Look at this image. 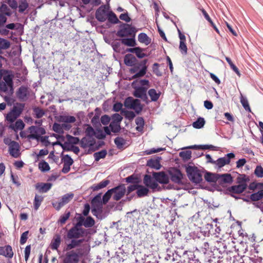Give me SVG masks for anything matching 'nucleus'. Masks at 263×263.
Masks as SVG:
<instances>
[{"label": "nucleus", "instance_id": "1", "mask_svg": "<svg viewBox=\"0 0 263 263\" xmlns=\"http://www.w3.org/2000/svg\"><path fill=\"white\" fill-rule=\"evenodd\" d=\"M194 256V254L191 252L187 251H184L181 257L178 254V252L172 251L171 249H167L166 255L165 257V259L166 260H170L172 261H181V258H183L184 262H185V259L187 260L188 263H198L197 260H194L193 259V257Z\"/></svg>", "mask_w": 263, "mask_h": 263}, {"label": "nucleus", "instance_id": "2", "mask_svg": "<svg viewBox=\"0 0 263 263\" xmlns=\"http://www.w3.org/2000/svg\"><path fill=\"white\" fill-rule=\"evenodd\" d=\"M83 255L82 249L68 251L63 259V263H79L80 258Z\"/></svg>", "mask_w": 263, "mask_h": 263}, {"label": "nucleus", "instance_id": "3", "mask_svg": "<svg viewBox=\"0 0 263 263\" xmlns=\"http://www.w3.org/2000/svg\"><path fill=\"white\" fill-rule=\"evenodd\" d=\"M186 172L189 179L193 183H200L202 181V175L197 167L188 165L186 167Z\"/></svg>", "mask_w": 263, "mask_h": 263}, {"label": "nucleus", "instance_id": "4", "mask_svg": "<svg viewBox=\"0 0 263 263\" xmlns=\"http://www.w3.org/2000/svg\"><path fill=\"white\" fill-rule=\"evenodd\" d=\"M137 31L135 27L126 23H122L119 26V30L117 31L116 35L120 37L126 36H135Z\"/></svg>", "mask_w": 263, "mask_h": 263}, {"label": "nucleus", "instance_id": "5", "mask_svg": "<svg viewBox=\"0 0 263 263\" xmlns=\"http://www.w3.org/2000/svg\"><path fill=\"white\" fill-rule=\"evenodd\" d=\"M87 230L83 228H79L73 226L67 232L66 235L67 239L78 238L83 237L87 235Z\"/></svg>", "mask_w": 263, "mask_h": 263}, {"label": "nucleus", "instance_id": "6", "mask_svg": "<svg viewBox=\"0 0 263 263\" xmlns=\"http://www.w3.org/2000/svg\"><path fill=\"white\" fill-rule=\"evenodd\" d=\"M143 183L147 188L152 189L153 192L156 191H161L162 190V187L158 185L153 177H152L151 175H144Z\"/></svg>", "mask_w": 263, "mask_h": 263}, {"label": "nucleus", "instance_id": "7", "mask_svg": "<svg viewBox=\"0 0 263 263\" xmlns=\"http://www.w3.org/2000/svg\"><path fill=\"white\" fill-rule=\"evenodd\" d=\"M30 134L28 136L29 139H35L39 140L40 135H43L46 134V130L44 127L36 126H31L29 127Z\"/></svg>", "mask_w": 263, "mask_h": 263}, {"label": "nucleus", "instance_id": "8", "mask_svg": "<svg viewBox=\"0 0 263 263\" xmlns=\"http://www.w3.org/2000/svg\"><path fill=\"white\" fill-rule=\"evenodd\" d=\"M235 157V154L233 153H230L225 155L223 157L218 158L215 160L214 165L217 166L218 169H220L226 164L230 163L231 159Z\"/></svg>", "mask_w": 263, "mask_h": 263}, {"label": "nucleus", "instance_id": "9", "mask_svg": "<svg viewBox=\"0 0 263 263\" xmlns=\"http://www.w3.org/2000/svg\"><path fill=\"white\" fill-rule=\"evenodd\" d=\"M153 176L157 183L167 184L170 182L169 176L164 171L153 172Z\"/></svg>", "mask_w": 263, "mask_h": 263}, {"label": "nucleus", "instance_id": "10", "mask_svg": "<svg viewBox=\"0 0 263 263\" xmlns=\"http://www.w3.org/2000/svg\"><path fill=\"white\" fill-rule=\"evenodd\" d=\"M233 181L232 175L229 173L220 174H218L217 183L222 187H224L227 184H230Z\"/></svg>", "mask_w": 263, "mask_h": 263}, {"label": "nucleus", "instance_id": "11", "mask_svg": "<svg viewBox=\"0 0 263 263\" xmlns=\"http://www.w3.org/2000/svg\"><path fill=\"white\" fill-rule=\"evenodd\" d=\"M111 190H112V193L114 194L113 199L116 201L120 200L125 195L126 192V187L124 184H120L119 185L112 188Z\"/></svg>", "mask_w": 263, "mask_h": 263}, {"label": "nucleus", "instance_id": "12", "mask_svg": "<svg viewBox=\"0 0 263 263\" xmlns=\"http://www.w3.org/2000/svg\"><path fill=\"white\" fill-rule=\"evenodd\" d=\"M147 89V88L143 86L136 87L133 95L135 97L140 98L143 101L148 103V98L146 95Z\"/></svg>", "mask_w": 263, "mask_h": 263}, {"label": "nucleus", "instance_id": "13", "mask_svg": "<svg viewBox=\"0 0 263 263\" xmlns=\"http://www.w3.org/2000/svg\"><path fill=\"white\" fill-rule=\"evenodd\" d=\"M107 9L106 5H102L96 10L95 16L98 21L104 22L106 20L108 12Z\"/></svg>", "mask_w": 263, "mask_h": 263}, {"label": "nucleus", "instance_id": "14", "mask_svg": "<svg viewBox=\"0 0 263 263\" xmlns=\"http://www.w3.org/2000/svg\"><path fill=\"white\" fill-rule=\"evenodd\" d=\"M170 179L174 183L180 184L183 179V174L178 168H174L168 172Z\"/></svg>", "mask_w": 263, "mask_h": 263}, {"label": "nucleus", "instance_id": "15", "mask_svg": "<svg viewBox=\"0 0 263 263\" xmlns=\"http://www.w3.org/2000/svg\"><path fill=\"white\" fill-rule=\"evenodd\" d=\"M16 95L20 100L25 101L29 95V88L27 86L22 85L19 87Z\"/></svg>", "mask_w": 263, "mask_h": 263}, {"label": "nucleus", "instance_id": "16", "mask_svg": "<svg viewBox=\"0 0 263 263\" xmlns=\"http://www.w3.org/2000/svg\"><path fill=\"white\" fill-rule=\"evenodd\" d=\"M247 187V183L239 184L232 185L227 189V191L232 194H241L243 192Z\"/></svg>", "mask_w": 263, "mask_h": 263}, {"label": "nucleus", "instance_id": "17", "mask_svg": "<svg viewBox=\"0 0 263 263\" xmlns=\"http://www.w3.org/2000/svg\"><path fill=\"white\" fill-rule=\"evenodd\" d=\"M68 239L70 240V242L66 245L65 250L67 251L73 250V249L79 247L84 241L83 239L72 238Z\"/></svg>", "mask_w": 263, "mask_h": 263}, {"label": "nucleus", "instance_id": "18", "mask_svg": "<svg viewBox=\"0 0 263 263\" xmlns=\"http://www.w3.org/2000/svg\"><path fill=\"white\" fill-rule=\"evenodd\" d=\"M52 186L51 183L39 182L35 185V189L39 193H47L49 191Z\"/></svg>", "mask_w": 263, "mask_h": 263}, {"label": "nucleus", "instance_id": "19", "mask_svg": "<svg viewBox=\"0 0 263 263\" xmlns=\"http://www.w3.org/2000/svg\"><path fill=\"white\" fill-rule=\"evenodd\" d=\"M96 144V140L93 138L89 137H84L80 140V145L83 148H85L88 146H95Z\"/></svg>", "mask_w": 263, "mask_h": 263}, {"label": "nucleus", "instance_id": "20", "mask_svg": "<svg viewBox=\"0 0 263 263\" xmlns=\"http://www.w3.org/2000/svg\"><path fill=\"white\" fill-rule=\"evenodd\" d=\"M124 64L127 66H133L138 62L137 58L132 54H127L124 58Z\"/></svg>", "mask_w": 263, "mask_h": 263}, {"label": "nucleus", "instance_id": "21", "mask_svg": "<svg viewBox=\"0 0 263 263\" xmlns=\"http://www.w3.org/2000/svg\"><path fill=\"white\" fill-rule=\"evenodd\" d=\"M20 145L17 142H13V144L9 147L10 154L14 158H17L19 155Z\"/></svg>", "mask_w": 263, "mask_h": 263}, {"label": "nucleus", "instance_id": "22", "mask_svg": "<svg viewBox=\"0 0 263 263\" xmlns=\"http://www.w3.org/2000/svg\"><path fill=\"white\" fill-rule=\"evenodd\" d=\"M161 159L160 157H157L156 159H151L147 161L146 165L152 168H155L157 170L160 169L161 165L160 161Z\"/></svg>", "mask_w": 263, "mask_h": 263}, {"label": "nucleus", "instance_id": "23", "mask_svg": "<svg viewBox=\"0 0 263 263\" xmlns=\"http://www.w3.org/2000/svg\"><path fill=\"white\" fill-rule=\"evenodd\" d=\"M61 242V236L59 234H56L53 238L50 243V248L53 250H58Z\"/></svg>", "mask_w": 263, "mask_h": 263}, {"label": "nucleus", "instance_id": "24", "mask_svg": "<svg viewBox=\"0 0 263 263\" xmlns=\"http://www.w3.org/2000/svg\"><path fill=\"white\" fill-rule=\"evenodd\" d=\"M11 46L9 41L4 38L0 37V54L4 53V50L8 49Z\"/></svg>", "mask_w": 263, "mask_h": 263}, {"label": "nucleus", "instance_id": "25", "mask_svg": "<svg viewBox=\"0 0 263 263\" xmlns=\"http://www.w3.org/2000/svg\"><path fill=\"white\" fill-rule=\"evenodd\" d=\"M218 174L206 172L204 175L205 180L210 183H217Z\"/></svg>", "mask_w": 263, "mask_h": 263}, {"label": "nucleus", "instance_id": "26", "mask_svg": "<svg viewBox=\"0 0 263 263\" xmlns=\"http://www.w3.org/2000/svg\"><path fill=\"white\" fill-rule=\"evenodd\" d=\"M25 107V104L16 103L11 109V111L17 117H20Z\"/></svg>", "mask_w": 263, "mask_h": 263}, {"label": "nucleus", "instance_id": "27", "mask_svg": "<svg viewBox=\"0 0 263 263\" xmlns=\"http://www.w3.org/2000/svg\"><path fill=\"white\" fill-rule=\"evenodd\" d=\"M3 83L7 85L10 88V93L12 94L13 92V82L12 75H7L3 77Z\"/></svg>", "mask_w": 263, "mask_h": 263}, {"label": "nucleus", "instance_id": "28", "mask_svg": "<svg viewBox=\"0 0 263 263\" xmlns=\"http://www.w3.org/2000/svg\"><path fill=\"white\" fill-rule=\"evenodd\" d=\"M149 190L146 186L142 185H138V189L136 192L137 196L139 198L145 197L148 195Z\"/></svg>", "mask_w": 263, "mask_h": 263}, {"label": "nucleus", "instance_id": "29", "mask_svg": "<svg viewBox=\"0 0 263 263\" xmlns=\"http://www.w3.org/2000/svg\"><path fill=\"white\" fill-rule=\"evenodd\" d=\"M110 181L109 180H104L97 184H93L90 187L93 191H98L106 187Z\"/></svg>", "mask_w": 263, "mask_h": 263}, {"label": "nucleus", "instance_id": "30", "mask_svg": "<svg viewBox=\"0 0 263 263\" xmlns=\"http://www.w3.org/2000/svg\"><path fill=\"white\" fill-rule=\"evenodd\" d=\"M132 37L130 38H123L120 40L123 44L127 46L135 47L137 45V43L135 37Z\"/></svg>", "mask_w": 263, "mask_h": 263}, {"label": "nucleus", "instance_id": "31", "mask_svg": "<svg viewBox=\"0 0 263 263\" xmlns=\"http://www.w3.org/2000/svg\"><path fill=\"white\" fill-rule=\"evenodd\" d=\"M25 124L23 121L19 119L17 120L14 124H10L9 126V128H11L14 131H16L17 130H22L24 128Z\"/></svg>", "mask_w": 263, "mask_h": 263}, {"label": "nucleus", "instance_id": "32", "mask_svg": "<svg viewBox=\"0 0 263 263\" xmlns=\"http://www.w3.org/2000/svg\"><path fill=\"white\" fill-rule=\"evenodd\" d=\"M138 39L139 42L144 43L146 45H148L151 42V39L145 33H140L139 34Z\"/></svg>", "mask_w": 263, "mask_h": 263}, {"label": "nucleus", "instance_id": "33", "mask_svg": "<svg viewBox=\"0 0 263 263\" xmlns=\"http://www.w3.org/2000/svg\"><path fill=\"white\" fill-rule=\"evenodd\" d=\"M148 95L150 97L152 101L156 102L159 99L161 92H157L155 89L151 88L148 90Z\"/></svg>", "mask_w": 263, "mask_h": 263}, {"label": "nucleus", "instance_id": "34", "mask_svg": "<svg viewBox=\"0 0 263 263\" xmlns=\"http://www.w3.org/2000/svg\"><path fill=\"white\" fill-rule=\"evenodd\" d=\"M107 18L109 23L113 24H116L120 22L116 14L112 11L108 12Z\"/></svg>", "mask_w": 263, "mask_h": 263}, {"label": "nucleus", "instance_id": "35", "mask_svg": "<svg viewBox=\"0 0 263 263\" xmlns=\"http://www.w3.org/2000/svg\"><path fill=\"white\" fill-rule=\"evenodd\" d=\"M76 121V118L72 116H60L59 117V121L64 123H74Z\"/></svg>", "mask_w": 263, "mask_h": 263}, {"label": "nucleus", "instance_id": "36", "mask_svg": "<svg viewBox=\"0 0 263 263\" xmlns=\"http://www.w3.org/2000/svg\"><path fill=\"white\" fill-rule=\"evenodd\" d=\"M135 122L137 125L136 127V130L138 132H142L144 125V119L142 117H138L136 119Z\"/></svg>", "mask_w": 263, "mask_h": 263}, {"label": "nucleus", "instance_id": "37", "mask_svg": "<svg viewBox=\"0 0 263 263\" xmlns=\"http://www.w3.org/2000/svg\"><path fill=\"white\" fill-rule=\"evenodd\" d=\"M142 108L143 106L141 104L140 101L137 99H135L134 103L131 109L135 110V112L139 114L141 112Z\"/></svg>", "mask_w": 263, "mask_h": 263}, {"label": "nucleus", "instance_id": "38", "mask_svg": "<svg viewBox=\"0 0 263 263\" xmlns=\"http://www.w3.org/2000/svg\"><path fill=\"white\" fill-rule=\"evenodd\" d=\"M74 194L72 193H67L64 195L61 199V201L63 204V205L69 203L73 198Z\"/></svg>", "mask_w": 263, "mask_h": 263}, {"label": "nucleus", "instance_id": "39", "mask_svg": "<svg viewBox=\"0 0 263 263\" xmlns=\"http://www.w3.org/2000/svg\"><path fill=\"white\" fill-rule=\"evenodd\" d=\"M205 123L203 118L199 117L197 120L193 122V126L197 129H200L203 127Z\"/></svg>", "mask_w": 263, "mask_h": 263}, {"label": "nucleus", "instance_id": "40", "mask_svg": "<svg viewBox=\"0 0 263 263\" xmlns=\"http://www.w3.org/2000/svg\"><path fill=\"white\" fill-rule=\"evenodd\" d=\"M44 197L42 196L35 195L34 197L33 205L35 210H37L41 204L42 202L43 201Z\"/></svg>", "mask_w": 263, "mask_h": 263}, {"label": "nucleus", "instance_id": "41", "mask_svg": "<svg viewBox=\"0 0 263 263\" xmlns=\"http://www.w3.org/2000/svg\"><path fill=\"white\" fill-rule=\"evenodd\" d=\"M33 111L34 114V117L37 119L41 118L45 114L44 110L39 107H34L33 108Z\"/></svg>", "mask_w": 263, "mask_h": 263}, {"label": "nucleus", "instance_id": "42", "mask_svg": "<svg viewBox=\"0 0 263 263\" xmlns=\"http://www.w3.org/2000/svg\"><path fill=\"white\" fill-rule=\"evenodd\" d=\"M114 142L118 149L122 148L126 143L125 140L121 137L116 138L114 140Z\"/></svg>", "mask_w": 263, "mask_h": 263}, {"label": "nucleus", "instance_id": "43", "mask_svg": "<svg viewBox=\"0 0 263 263\" xmlns=\"http://www.w3.org/2000/svg\"><path fill=\"white\" fill-rule=\"evenodd\" d=\"M107 155V151L105 149H103L98 152L94 153L93 157L96 161H99L101 159L104 158Z\"/></svg>", "mask_w": 263, "mask_h": 263}, {"label": "nucleus", "instance_id": "44", "mask_svg": "<svg viewBox=\"0 0 263 263\" xmlns=\"http://www.w3.org/2000/svg\"><path fill=\"white\" fill-rule=\"evenodd\" d=\"M192 152L191 151H184L179 153V156L184 161H187L191 158Z\"/></svg>", "mask_w": 263, "mask_h": 263}, {"label": "nucleus", "instance_id": "45", "mask_svg": "<svg viewBox=\"0 0 263 263\" xmlns=\"http://www.w3.org/2000/svg\"><path fill=\"white\" fill-rule=\"evenodd\" d=\"M240 103H241L242 106L245 108L246 111L249 112H251V108L249 104L247 98L243 97L241 94L240 96Z\"/></svg>", "mask_w": 263, "mask_h": 263}, {"label": "nucleus", "instance_id": "46", "mask_svg": "<svg viewBox=\"0 0 263 263\" xmlns=\"http://www.w3.org/2000/svg\"><path fill=\"white\" fill-rule=\"evenodd\" d=\"M39 168L43 172H46L50 170L48 163L44 160H42L39 163Z\"/></svg>", "mask_w": 263, "mask_h": 263}, {"label": "nucleus", "instance_id": "47", "mask_svg": "<svg viewBox=\"0 0 263 263\" xmlns=\"http://www.w3.org/2000/svg\"><path fill=\"white\" fill-rule=\"evenodd\" d=\"M95 224V221L91 216L87 217L84 220L83 226L85 228H91Z\"/></svg>", "mask_w": 263, "mask_h": 263}, {"label": "nucleus", "instance_id": "48", "mask_svg": "<svg viewBox=\"0 0 263 263\" xmlns=\"http://www.w3.org/2000/svg\"><path fill=\"white\" fill-rule=\"evenodd\" d=\"M125 180L128 183L138 184L140 182L139 178L135 175L128 176L125 178Z\"/></svg>", "mask_w": 263, "mask_h": 263}, {"label": "nucleus", "instance_id": "49", "mask_svg": "<svg viewBox=\"0 0 263 263\" xmlns=\"http://www.w3.org/2000/svg\"><path fill=\"white\" fill-rule=\"evenodd\" d=\"M121 114H123L125 117L129 121L133 120L136 116L135 114L133 111L122 110Z\"/></svg>", "mask_w": 263, "mask_h": 263}, {"label": "nucleus", "instance_id": "50", "mask_svg": "<svg viewBox=\"0 0 263 263\" xmlns=\"http://www.w3.org/2000/svg\"><path fill=\"white\" fill-rule=\"evenodd\" d=\"M29 7L28 3L25 1H20L19 2L18 12L23 13Z\"/></svg>", "mask_w": 263, "mask_h": 263}, {"label": "nucleus", "instance_id": "51", "mask_svg": "<svg viewBox=\"0 0 263 263\" xmlns=\"http://www.w3.org/2000/svg\"><path fill=\"white\" fill-rule=\"evenodd\" d=\"M109 127L112 132L114 133H118L121 130V126L120 123H114V122H111L109 124Z\"/></svg>", "mask_w": 263, "mask_h": 263}, {"label": "nucleus", "instance_id": "52", "mask_svg": "<svg viewBox=\"0 0 263 263\" xmlns=\"http://www.w3.org/2000/svg\"><path fill=\"white\" fill-rule=\"evenodd\" d=\"M66 138L68 141L67 142L69 144H72V145H73L77 144L79 142L80 143V140L78 137H73L70 135L67 134L66 135Z\"/></svg>", "mask_w": 263, "mask_h": 263}, {"label": "nucleus", "instance_id": "53", "mask_svg": "<svg viewBox=\"0 0 263 263\" xmlns=\"http://www.w3.org/2000/svg\"><path fill=\"white\" fill-rule=\"evenodd\" d=\"M147 69L145 67H142L132 77V79H136L143 77L146 73Z\"/></svg>", "mask_w": 263, "mask_h": 263}, {"label": "nucleus", "instance_id": "54", "mask_svg": "<svg viewBox=\"0 0 263 263\" xmlns=\"http://www.w3.org/2000/svg\"><path fill=\"white\" fill-rule=\"evenodd\" d=\"M5 251V257L12 258L13 256L12 248L10 245H6L4 247Z\"/></svg>", "mask_w": 263, "mask_h": 263}, {"label": "nucleus", "instance_id": "55", "mask_svg": "<svg viewBox=\"0 0 263 263\" xmlns=\"http://www.w3.org/2000/svg\"><path fill=\"white\" fill-rule=\"evenodd\" d=\"M144 51H145V49L142 48L140 47H137L135 54L136 55L137 58L142 59L147 56V55L143 52Z\"/></svg>", "mask_w": 263, "mask_h": 263}, {"label": "nucleus", "instance_id": "56", "mask_svg": "<svg viewBox=\"0 0 263 263\" xmlns=\"http://www.w3.org/2000/svg\"><path fill=\"white\" fill-rule=\"evenodd\" d=\"M112 194H113L112 190H111V189L110 190H108L104 194V195L103 196V198H102L103 203L104 204H105L106 203H107L108 202V201L110 199Z\"/></svg>", "mask_w": 263, "mask_h": 263}, {"label": "nucleus", "instance_id": "57", "mask_svg": "<svg viewBox=\"0 0 263 263\" xmlns=\"http://www.w3.org/2000/svg\"><path fill=\"white\" fill-rule=\"evenodd\" d=\"M86 125L87 128L85 129L86 136L87 137L93 138V136L96 134L94 129L89 124H87Z\"/></svg>", "mask_w": 263, "mask_h": 263}, {"label": "nucleus", "instance_id": "58", "mask_svg": "<svg viewBox=\"0 0 263 263\" xmlns=\"http://www.w3.org/2000/svg\"><path fill=\"white\" fill-rule=\"evenodd\" d=\"M111 46L114 51L116 52H120L121 51V43L118 40L114 41L111 43Z\"/></svg>", "mask_w": 263, "mask_h": 263}, {"label": "nucleus", "instance_id": "59", "mask_svg": "<svg viewBox=\"0 0 263 263\" xmlns=\"http://www.w3.org/2000/svg\"><path fill=\"white\" fill-rule=\"evenodd\" d=\"M135 99L131 97H127L124 101V105L125 107L131 109L134 103Z\"/></svg>", "mask_w": 263, "mask_h": 263}, {"label": "nucleus", "instance_id": "60", "mask_svg": "<svg viewBox=\"0 0 263 263\" xmlns=\"http://www.w3.org/2000/svg\"><path fill=\"white\" fill-rule=\"evenodd\" d=\"M262 198V194H261L259 191L252 194L250 196V199L252 201H257Z\"/></svg>", "mask_w": 263, "mask_h": 263}, {"label": "nucleus", "instance_id": "61", "mask_svg": "<svg viewBox=\"0 0 263 263\" xmlns=\"http://www.w3.org/2000/svg\"><path fill=\"white\" fill-rule=\"evenodd\" d=\"M18 117L13 114L11 111L8 112L5 118L6 120L11 123L13 122Z\"/></svg>", "mask_w": 263, "mask_h": 263}, {"label": "nucleus", "instance_id": "62", "mask_svg": "<svg viewBox=\"0 0 263 263\" xmlns=\"http://www.w3.org/2000/svg\"><path fill=\"white\" fill-rule=\"evenodd\" d=\"M70 215V212L69 211H66L64 214L61 216L59 222L62 224L65 223L66 220L69 218Z\"/></svg>", "mask_w": 263, "mask_h": 263}, {"label": "nucleus", "instance_id": "63", "mask_svg": "<svg viewBox=\"0 0 263 263\" xmlns=\"http://www.w3.org/2000/svg\"><path fill=\"white\" fill-rule=\"evenodd\" d=\"M179 48L182 54L186 55L187 54V48L185 42L180 41Z\"/></svg>", "mask_w": 263, "mask_h": 263}, {"label": "nucleus", "instance_id": "64", "mask_svg": "<svg viewBox=\"0 0 263 263\" xmlns=\"http://www.w3.org/2000/svg\"><path fill=\"white\" fill-rule=\"evenodd\" d=\"M255 175L261 178L263 177V168L260 165H257L254 171Z\"/></svg>", "mask_w": 263, "mask_h": 263}]
</instances>
